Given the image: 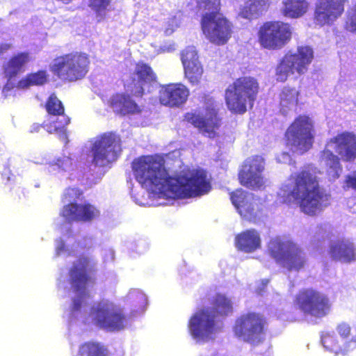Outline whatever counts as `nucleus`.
<instances>
[{
	"instance_id": "nucleus-42",
	"label": "nucleus",
	"mask_w": 356,
	"mask_h": 356,
	"mask_svg": "<svg viewBox=\"0 0 356 356\" xmlns=\"http://www.w3.org/2000/svg\"><path fill=\"white\" fill-rule=\"evenodd\" d=\"M82 300L80 298L74 299L73 301L72 310L73 312L79 311L81 308Z\"/></svg>"
},
{
	"instance_id": "nucleus-2",
	"label": "nucleus",
	"mask_w": 356,
	"mask_h": 356,
	"mask_svg": "<svg viewBox=\"0 0 356 356\" xmlns=\"http://www.w3.org/2000/svg\"><path fill=\"white\" fill-rule=\"evenodd\" d=\"M290 183L281 188L283 202L295 204L306 215L314 216L327 207L330 195L320 184L314 170H302L290 176Z\"/></svg>"
},
{
	"instance_id": "nucleus-8",
	"label": "nucleus",
	"mask_w": 356,
	"mask_h": 356,
	"mask_svg": "<svg viewBox=\"0 0 356 356\" xmlns=\"http://www.w3.org/2000/svg\"><path fill=\"white\" fill-rule=\"evenodd\" d=\"M268 250L275 261L289 272L298 273L309 265L305 252L292 241L273 238L269 242Z\"/></svg>"
},
{
	"instance_id": "nucleus-6",
	"label": "nucleus",
	"mask_w": 356,
	"mask_h": 356,
	"mask_svg": "<svg viewBox=\"0 0 356 356\" xmlns=\"http://www.w3.org/2000/svg\"><path fill=\"white\" fill-rule=\"evenodd\" d=\"M259 92V83L256 78L243 76L236 79L225 90V101L229 111L244 114L248 107L252 108Z\"/></svg>"
},
{
	"instance_id": "nucleus-12",
	"label": "nucleus",
	"mask_w": 356,
	"mask_h": 356,
	"mask_svg": "<svg viewBox=\"0 0 356 356\" xmlns=\"http://www.w3.org/2000/svg\"><path fill=\"white\" fill-rule=\"evenodd\" d=\"M314 58L313 49L309 46L298 47L296 52L288 51L275 67V77L278 82L284 83L289 75L304 74Z\"/></svg>"
},
{
	"instance_id": "nucleus-27",
	"label": "nucleus",
	"mask_w": 356,
	"mask_h": 356,
	"mask_svg": "<svg viewBox=\"0 0 356 356\" xmlns=\"http://www.w3.org/2000/svg\"><path fill=\"white\" fill-rule=\"evenodd\" d=\"M234 244L240 251L253 252L261 247L260 235L254 229H246L236 235Z\"/></svg>"
},
{
	"instance_id": "nucleus-38",
	"label": "nucleus",
	"mask_w": 356,
	"mask_h": 356,
	"mask_svg": "<svg viewBox=\"0 0 356 356\" xmlns=\"http://www.w3.org/2000/svg\"><path fill=\"white\" fill-rule=\"evenodd\" d=\"M323 346L328 350H333L338 346V341L333 333L325 332L321 335Z\"/></svg>"
},
{
	"instance_id": "nucleus-5",
	"label": "nucleus",
	"mask_w": 356,
	"mask_h": 356,
	"mask_svg": "<svg viewBox=\"0 0 356 356\" xmlns=\"http://www.w3.org/2000/svg\"><path fill=\"white\" fill-rule=\"evenodd\" d=\"M197 8L204 11L200 26L206 38L216 45H224L232 38L233 23L221 12V0H200Z\"/></svg>"
},
{
	"instance_id": "nucleus-37",
	"label": "nucleus",
	"mask_w": 356,
	"mask_h": 356,
	"mask_svg": "<svg viewBox=\"0 0 356 356\" xmlns=\"http://www.w3.org/2000/svg\"><path fill=\"white\" fill-rule=\"evenodd\" d=\"M326 233L327 230L323 225H318L317 226V229L314 234L310 242L314 248L318 249L322 247L325 239Z\"/></svg>"
},
{
	"instance_id": "nucleus-24",
	"label": "nucleus",
	"mask_w": 356,
	"mask_h": 356,
	"mask_svg": "<svg viewBox=\"0 0 356 356\" xmlns=\"http://www.w3.org/2000/svg\"><path fill=\"white\" fill-rule=\"evenodd\" d=\"M181 60L184 67V77L191 86L200 84L204 75V67L197 51L194 47H187L181 53Z\"/></svg>"
},
{
	"instance_id": "nucleus-40",
	"label": "nucleus",
	"mask_w": 356,
	"mask_h": 356,
	"mask_svg": "<svg viewBox=\"0 0 356 356\" xmlns=\"http://www.w3.org/2000/svg\"><path fill=\"white\" fill-rule=\"evenodd\" d=\"M343 184V187L345 190L351 188L356 191V170L346 176Z\"/></svg>"
},
{
	"instance_id": "nucleus-22",
	"label": "nucleus",
	"mask_w": 356,
	"mask_h": 356,
	"mask_svg": "<svg viewBox=\"0 0 356 356\" xmlns=\"http://www.w3.org/2000/svg\"><path fill=\"white\" fill-rule=\"evenodd\" d=\"M136 77L131 79L130 91L136 98L142 99L145 91L150 92V88L157 82V76L149 65L138 62L134 72Z\"/></svg>"
},
{
	"instance_id": "nucleus-26",
	"label": "nucleus",
	"mask_w": 356,
	"mask_h": 356,
	"mask_svg": "<svg viewBox=\"0 0 356 356\" xmlns=\"http://www.w3.org/2000/svg\"><path fill=\"white\" fill-rule=\"evenodd\" d=\"M331 257L335 261L351 263L356 261L354 243L347 238H341L334 242L329 249Z\"/></svg>"
},
{
	"instance_id": "nucleus-44",
	"label": "nucleus",
	"mask_w": 356,
	"mask_h": 356,
	"mask_svg": "<svg viewBox=\"0 0 356 356\" xmlns=\"http://www.w3.org/2000/svg\"><path fill=\"white\" fill-rule=\"evenodd\" d=\"M65 248V244L63 241H60L58 247V252L63 251Z\"/></svg>"
},
{
	"instance_id": "nucleus-36",
	"label": "nucleus",
	"mask_w": 356,
	"mask_h": 356,
	"mask_svg": "<svg viewBox=\"0 0 356 356\" xmlns=\"http://www.w3.org/2000/svg\"><path fill=\"white\" fill-rule=\"evenodd\" d=\"M270 4L269 0H254L249 6H245L241 10L243 17L251 19L254 14L261 13L264 10H266Z\"/></svg>"
},
{
	"instance_id": "nucleus-10",
	"label": "nucleus",
	"mask_w": 356,
	"mask_h": 356,
	"mask_svg": "<svg viewBox=\"0 0 356 356\" xmlns=\"http://www.w3.org/2000/svg\"><path fill=\"white\" fill-rule=\"evenodd\" d=\"M83 195V191L77 188L69 187L65 190L63 199L70 203L63 206L60 216L67 222H90L99 217L100 211L95 205L88 202L83 203L76 202V200L81 199Z\"/></svg>"
},
{
	"instance_id": "nucleus-28",
	"label": "nucleus",
	"mask_w": 356,
	"mask_h": 356,
	"mask_svg": "<svg viewBox=\"0 0 356 356\" xmlns=\"http://www.w3.org/2000/svg\"><path fill=\"white\" fill-rule=\"evenodd\" d=\"M30 54L27 51L19 52L12 56L3 65V73L9 80L16 77L24 70L30 61Z\"/></svg>"
},
{
	"instance_id": "nucleus-14",
	"label": "nucleus",
	"mask_w": 356,
	"mask_h": 356,
	"mask_svg": "<svg viewBox=\"0 0 356 356\" xmlns=\"http://www.w3.org/2000/svg\"><path fill=\"white\" fill-rule=\"evenodd\" d=\"M293 28L280 20L268 21L259 27L257 36L260 46L268 50L283 48L292 38Z\"/></svg>"
},
{
	"instance_id": "nucleus-9",
	"label": "nucleus",
	"mask_w": 356,
	"mask_h": 356,
	"mask_svg": "<svg viewBox=\"0 0 356 356\" xmlns=\"http://www.w3.org/2000/svg\"><path fill=\"white\" fill-rule=\"evenodd\" d=\"M314 138V122L307 115L297 116L284 134L286 147L293 153L300 155L312 148Z\"/></svg>"
},
{
	"instance_id": "nucleus-31",
	"label": "nucleus",
	"mask_w": 356,
	"mask_h": 356,
	"mask_svg": "<svg viewBox=\"0 0 356 356\" xmlns=\"http://www.w3.org/2000/svg\"><path fill=\"white\" fill-rule=\"evenodd\" d=\"M55 117L53 120L44 121L43 129L49 134L65 133L66 127L70 123V118L65 113Z\"/></svg>"
},
{
	"instance_id": "nucleus-34",
	"label": "nucleus",
	"mask_w": 356,
	"mask_h": 356,
	"mask_svg": "<svg viewBox=\"0 0 356 356\" xmlns=\"http://www.w3.org/2000/svg\"><path fill=\"white\" fill-rule=\"evenodd\" d=\"M300 92L295 88L285 86L280 95V104L282 108L296 106L298 103Z\"/></svg>"
},
{
	"instance_id": "nucleus-33",
	"label": "nucleus",
	"mask_w": 356,
	"mask_h": 356,
	"mask_svg": "<svg viewBox=\"0 0 356 356\" xmlns=\"http://www.w3.org/2000/svg\"><path fill=\"white\" fill-rule=\"evenodd\" d=\"M112 3L113 0H88V7L95 13L97 21L100 22L112 10Z\"/></svg>"
},
{
	"instance_id": "nucleus-15",
	"label": "nucleus",
	"mask_w": 356,
	"mask_h": 356,
	"mask_svg": "<svg viewBox=\"0 0 356 356\" xmlns=\"http://www.w3.org/2000/svg\"><path fill=\"white\" fill-rule=\"evenodd\" d=\"M96 263L89 257L81 254L69 269V283L74 292L89 296L87 286L95 281Z\"/></svg>"
},
{
	"instance_id": "nucleus-7",
	"label": "nucleus",
	"mask_w": 356,
	"mask_h": 356,
	"mask_svg": "<svg viewBox=\"0 0 356 356\" xmlns=\"http://www.w3.org/2000/svg\"><path fill=\"white\" fill-rule=\"evenodd\" d=\"M90 65V56L83 51H71L56 56L49 66L52 74L64 82L84 79Z\"/></svg>"
},
{
	"instance_id": "nucleus-20",
	"label": "nucleus",
	"mask_w": 356,
	"mask_h": 356,
	"mask_svg": "<svg viewBox=\"0 0 356 356\" xmlns=\"http://www.w3.org/2000/svg\"><path fill=\"white\" fill-rule=\"evenodd\" d=\"M264 160L258 155L248 157L243 162L238 172V180L241 185L249 188H259L264 184L262 172Z\"/></svg>"
},
{
	"instance_id": "nucleus-18",
	"label": "nucleus",
	"mask_w": 356,
	"mask_h": 356,
	"mask_svg": "<svg viewBox=\"0 0 356 356\" xmlns=\"http://www.w3.org/2000/svg\"><path fill=\"white\" fill-rule=\"evenodd\" d=\"M205 113L188 112L184 115V120L197 128L203 135L213 138L217 136V131L221 126L222 119L219 117L218 111L211 99L205 106Z\"/></svg>"
},
{
	"instance_id": "nucleus-13",
	"label": "nucleus",
	"mask_w": 356,
	"mask_h": 356,
	"mask_svg": "<svg viewBox=\"0 0 356 356\" xmlns=\"http://www.w3.org/2000/svg\"><path fill=\"white\" fill-rule=\"evenodd\" d=\"M294 304L305 314L316 318L327 316L332 306L327 295L314 288H305L299 291Z\"/></svg>"
},
{
	"instance_id": "nucleus-11",
	"label": "nucleus",
	"mask_w": 356,
	"mask_h": 356,
	"mask_svg": "<svg viewBox=\"0 0 356 356\" xmlns=\"http://www.w3.org/2000/svg\"><path fill=\"white\" fill-rule=\"evenodd\" d=\"M267 325V319L262 314L249 312L236 318L232 330L238 338L257 345L264 341Z\"/></svg>"
},
{
	"instance_id": "nucleus-32",
	"label": "nucleus",
	"mask_w": 356,
	"mask_h": 356,
	"mask_svg": "<svg viewBox=\"0 0 356 356\" xmlns=\"http://www.w3.org/2000/svg\"><path fill=\"white\" fill-rule=\"evenodd\" d=\"M47 77L48 75L45 70H38L36 72L29 73L24 78L20 79L17 86L23 89L32 86H42L47 83Z\"/></svg>"
},
{
	"instance_id": "nucleus-45",
	"label": "nucleus",
	"mask_w": 356,
	"mask_h": 356,
	"mask_svg": "<svg viewBox=\"0 0 356 356\" xmlns=\"http://www.w3.org/2000/svg\"><path fill=\"white\" fill-rule=\"evenodd\" d=\"M351 341L356 342V339H352Z\"/></svg>"
},
{
	"instance_id": "nucleus-39",
	"label": "nucleus",
	"mask_w": 356,
	"mask_h": 356,
	"mask_svg": "<svg viewBox=\"0 0 356 356\" xmlns=\"http://www.w3.org/2000/svg\"><path fill=\"white\" fill-rule=\"evenodd\" d=\"M345 28L350 32H356V3L354 5L352 13L347 18Z\"/></svg>"
},
{
	"instance_id": "nucleus-17",
	"label": "nucleus",
	"mask_w": 356,
	"mask_h": 356,
	"mask_svg": "<svg viewBox=\"0 0 356 356\" xmlns=\"http://www.w3.org/2000/svg\"><path fill=\"white\" fill-rule=\"evenodd\" d=\"M95 323L101 327L110 331L124 328L126 316L122 309L108 300H102L91 308Z\"/></svg>"
},
{
	"instance_id": "nucleus-43",
	"label": "nucleus",
	"mask_w": 356,
	"mask_h": 356,
	"mask_svg": "<svg viewBox=\"0 0 356 356\" xmlns=\"http://www.w3.org/2000/svg\"><path fill=\"white\" fill-rule=\"evenodd\" d=\"M41 127L43 128V122L42 124H38V123L33 124V126L31 127V132H38V131H39V130L40 129Z\"/></svg>"
},
{
	"instance_id": "nucleus-4",
	"label": "nucleus",
	"mask_w": 356,
	"mask_h": 356,
	"mask_svg": "<svg viewBox=\"0 0 356 356\" xmlns=\"http://www.w3.org/2000/svg\"><path fill=\"white\" fill-rule=\"evenodd\" d=\"M320 159L327 167L329 180L334 181L339 179L343 171L341 160L344 162L356 160V134L345 131L329 138L320 152Z\"/></svg>"
},
{
	"instance_id": "nucleus-19",
	"label": "nucleus",
	"mask_w": 356,
	"mask_h": 356,
	"mask_svg": "<svg viewBox=\"0 0 356 356\" xmlns=\"http://www.w3.org/2000/svg\"><path fill=\"white\" fill-rule=\"evenodd\" d=\"M137 99L131 91L130 93L117 92L106 100V105L116 116L124 118L140 115L143 106L137 102Z\"/></svg>"
},
{
	"instance_id": "nucleus-16",
	"label": "nucleus",
	"mask_w": 356,
	"mask_h": 356,
	"mask_svg": "<svg viewBox=\"0 0 356 356\" xmlns=\"http://www.w3.org/2000/svg\"><path fill=\"white\" fill-rule=\"evenodd\" d=\"M121 151V140L114 132H105L98 136L91 146L92 163L104 167L115 161Z\"/></svg>"
},
{
	"instance_id": "nucleus-25",
	"label": "nucleus",
	"mask_w": 356,
	"mask_h": 356,
	"mask_svg": "<svg viewBox=\"0 0 356 356\" xmlns=\"http://www.w3.org/2000/svg\"><path fill=\"white\" fill-rule=\"evenodd\" d=\"M232 203L236 208L239 214L248 221L257 218V211L253 202L250 201V195L242 189H237L230 193Z\"/></svg>"
},
{
	"instance_id": "nucleus-1",
	"label": "nucleus",
	"mask_w": 356,
	"mask_h": 356,
	"mask_svg": "<svg viewBox=\"0 0 356 356\" xmlns=\"http://www.w3.org/2000/svg\"><path fill=\"white\" fill-rule=\"evenodd\" d=\"M136 180L143 188L156 193H170L177 198L203 195L211 186L207 172L194 170L176 177L169 176L163 164L152 156H143L132 162Z\"/></svg>"
},
{
	"instance_id": "nucleus-35",
	"label": "nucleus",
	"mask_w": 356,
	"mask_h": 356,
	"mask_svg": "<svg viewBox=\"0 0 356 356\" xmlns=\"http://www.w3.org/2000/svg\"><path fill=\"white\" fill-rule=\"evenodd\" d=\"M44 108L51 116H58L65 113V107L63 102L55 93H51L44 103Z\"/></svg>"
},
{
	"instance_id": "nucleus-23",
	"label": "nucleus",
	"mask_w": 356,
	"mask_h": 356,
	"mask_svg": "<svg viewBox=\"0 0 356 356\" xmlns=\"http://www.w3.org/2000/svg\"><path fill=\"white\" fill-rule=\"evenodd\" d=\"M189 88L182 83H170L161 86L159 92V103L169 108H179L188 100Z\"/></svg>"
},
{
	"instance_id": "nucleus-29",
	"label": "nucleus",
	"mask_w": 356,
	"mask_h": 356,
	"mask_svg": "<svg viewBox=\"0 0 356 356\" xmlns=\"http://www.w3.org/2000/svg\"><path fill=\"white\" fill-rule=\"evenodd\" d=\"M307 0H284L282 14L285 17L298 19L305 15L309 10Z\"/></svg>"
},
{
	"instance_id": "nucleus-3",
	"label": "nucleus",
	"mask_w": 356,
	"mask_h": 356,
	"mask_svg": "<svg viewBox=\"0 0 356 356\" xmlns=\"http://www.w3.org/2000/svg\"><path fill=\"white\" fill-rule=\"evenodd\" d=\"M209 303L210 307L197 310L188 321L189 332L195 339H208L221 327L222 320L233 312L232 302L225 294H215Z\"/></svg>"
},
{
	"instance_id": "nucleus-30",
	"label": "nucleus",
	"mask_w": 356,
	"mask_h": 356,
	"mask_svg": "<svg viewBox=\"0 0 356 356\" xmlns=\"http://www.w3.org/2000/svg\"><path fill=\"white\" fill-rule=\"evenodd\" d=\"M78 356H111L105 344L97 341H88L81 343L78 350Z\"/></svg>"
},
{
	"instance_id": "nucleus-21",
	"label": "nucleus",
	"mask_w": 356,
	"mask_h": 356,
	"mask_svg": "<svg viewBox=\"0 0 356 356\" xmlns=\"http://www.w3.org/2000/svg\"><path fill=\"white\" fill-rule=\"evenodd\" d=\"M349 0H316L314 11V20L323 26L330 24L341 17L345 11V5Z\"/></svg>"
},
{
	"instance_id": "nucleus-41",
	"label": "nucleus",
	"mask_w": 356,
	"mask_h": 356,
	"mask_svg": "<svg viewBox=\"0 0 356 356\" xmlns=\"http://www.w3.org/2000/svg\"><path fill=\"white\" fill-rule=\"evenodd\" d=\"M337 331L343 339H348L351 332V327L347 323H341L337 327Z\"/></svg>"
}]
</instances>
